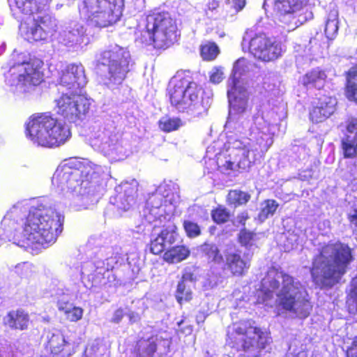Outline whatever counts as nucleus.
Listing matches in <instances>:
<instances>
[{
	"label": "nucleus",
	"instance_id": "nucleus-35",
	"mask_svg": "<svg viewBox=\"0 0 357 357\" xmlns=\"http://www.w3.org/2000/svg\"><path fill=\"white\" fill-rule=\"evenodd\" d=\"M182 126L180 118H171L165 116L158 121L159 128L165 132H171L177 130Z\"/></svg>",
	"mask_w": 357,
	"mask_h": 357
},
{
	"label": "nucleus",
	"instance_id": "nucleus-28",
	"mask_svg": "<svg viewBox=\"0 0 357 357\" xmlns=\"http://www.w3.org/2000/svg\"><path fill=\"white\" fill-rule=\"evenodd\" d=\"M342 154L345 159H354L357 157V131L351 138L345 135L340 141Z\"/></svg>",
	"mask_w": 357,
	"mask_h": 357
},
{
	"label": "nucleus",
	"instance_id": "nucleus-13",
	"mask_svg": "<svg viewBox=\"0 0 357 357\" xmlns=\"http://www.w3.org/2000/svg\"><path fill=\"white\" fill-rule=\"evenodd\" d=\"M90 105L89 100L80 93H63L56 100L57 113L65 121L76 123L89 112Z\"/></svg>",
	"mask_w": 357,
	"mask_h": 357
},
{
	"label": "nucleus",
	"instance_id": "nucleus-45",
	"mask_svg": "<svg viewBox=\"0 0 357 357\" xmlns=\"http://www.w3.org/2000/svg\"><path fill=\"white\" fill-rule=\"evenodd\" d=\"M307 0H274L275 5H282V8L285 7L289 8L290 6L293 7H307L306 5H304V3H306Z\"/></svg>",
	"mask_w": 357,
	"mask_h": 357
},
{
	"label": "nucleus",
	"instance_id": "nucleus-53",
	"mask_svg": "<svg viewBox=\"0 0 357 357\" xmlns=\"http://www.w3.org/2000/svg\"><path fill=\"white\" fill-rule=\"evenodd\" d=\"M125 312L122 308L116 310L114 312L111 321L115 324H119L124 317Z\"/></svg>",
	"mask_w": 357,
	"mask_h": 357
},
{
	"label": "nucleus",
	"instance_id": "nucleus-50",
	"mask_svg": "<svg viewBox=\"0 0 357 357\" xmlns=\"http://www.w3.org/2000/svg\"><path fill=\"white\" fill-rule=\"evenodd\" d=\"M56 306L59 311L63 313L66 312L69 308L73 306V303H70L68 300L64 298H60L56 302Z\"/></svg>",
	"mask_w": 357,
	"mask_h": 357
},
{
	"label": "nucleus",
	"instance_id": "nucleus-54",
	"mask_svg": "<svg viewBox=\"0 0 357 357\" xmlns=\"http://www.w3.org/2000/svg\"><path fill=\"white\" fill-rule=\"evenodd\" d=\"M183 322L184 321L183 319L178 322V331L185 335H190L193 331L192 326L190 325H188L184 327H182L181 326L183 324Z\"/></svg>",
	"mask_w": 357,
	"mask_h": 357
},
{
	"label": "nucleus",
	"instance_id": "nucleus-5",
	"mask_svg": "<svg viewBox=\"0 0 357 357\" xmlns=\"http://www.w3.org/2000/svg\"><path fill=\"white\" fill-rule=\"evenodd\" d=\"M177 23L168 12H151L146 15L144 26L135 31V41L153 46L156 50H166L178 39Z\"/></svg>",
	"mask_w": 357,
	"mask_h": 357
},
{
	"label": "nucleus",
	"instance_id": "nucleus-18",
	"mask_svg": "<svg viewBox=\"0 0 357 357\" xmlns=\"http://www.w3.org/2000/svg\"><path fill=\"white\" fill-rule=\"evenodd\" d=\"M251 266V259L239 249H227L224 252L222 269L233 278H243L247 275Z\"/></svg>",
	"mask_w": 357,
	"mask_h": 357
},
{
	"label": "nucleus",
	"instance_id": "nucleus-2",
	"mask_svg": "<svg viewBox=\"0 0 357 357\" xmlns=\"http://www.w3.org/2000/svg\"><path fill=\"white\" fill-rule=\"evenodd\" d=\"M63 217L42 203L31 206L23 222L22 234L31 245L54 243L63 231Z\"/></svg>",
	"mask_w": 357,
	"mask_h": 357
},
{
	"label": "nucleus",
	"instance_id": "nucleus-19",
	"mask_svg": "<svg viewBox=\"0 0 357 357\" xmlns=\"http://www.w3.org/2000/svg\"><path fill=\"white\" fill-rule=\"evenodd\" d=\"M86 76L82 63H69L61 70L57 83L68 89H79L86 84Z\"/></svg>",
	"mask_w": 357,
	"mask_h": 357
},
{
	"label": "nucleus",
	"instance_id": "nucleus-23",
	"mask_svg": "<svg viewBox=\"0 0 357 357\" xmlns=\"http://www.w3.org/2000/svg\"><path fill=\"white\" fill-rule=\"evenodd\" d=\"M31 324L29 312L21 307L8 311L3 318V324L14 331H26Z\"/></svg>",
	"mask_w": 357,
	"mask_h": 357
},
{
	"label": "nucleus",
	"instance_id": "nucleus-27",
	"mask_svg": "<svg viewBox=\"0 0 357 357\" xmlns=\"http://www.w3.org/2000/svg\"><path fill=\"white\" fill-rule=\"evenodd\" d=\"M156 351L157 344L152 337L140 338L136 342L133 353L136 357H153Z\"/></svg>",
	"mask_w": 357,
	"mask_h": 357
},
{
	"label": "nucleus",
	"instance_id": "nucleus-55",
	"mask_svg": "<svg viewBox=\"0 0 357 357\" xmlns=\"http://www.w3.org/2000/svg\"><path fill=\"white\" fill-rule=\"evenodd\" d=\"M347 218L349 222L354 225V227L357 229V209L354 211L353 214L349 215Z\"/></svg>",
	"mask_w": 357,
	"mask_h": 357
},
{
	"label": "nucleus",
	"instance_id": "nucleus-43",
	"mask_svg": "<svg viewBox=\"0 0 357 357\" xmlns=\"http://www.w3.org/2000/svg\"><path fill=\"white\" fill-rule=\"evenodd\" d=\"M224 79L223 68L221 66L214 67L209 75L210 82L217 84Z\"/></svg>",
	"mask_w": 357,
	"mask_h": 357
},
{
	"label": "nucleus",
	"instance_id": "nucleus-14",
	"mask_svg": "<svg viewBox=\"0 0 357 357\" xmlns=\"http://www.w3.org/2000/svg\"><path fill=\"white\" fill-rule=\"evenodd\" d=\"M90 167L79 161L68 163L56 170L52 176V183L61 188L75 190L85 181H88Z\"/></svg>",
	"mask_w": 357,
	"mask_h": 357
},
{
	"label": "nucleus",
	"instance_id": "nucleus-17",
	"mask_svg": "<svg viewBox=\"0 0 357 357\" xmlns=\"http://www.w3.org/2000/svg\"><path fill=\"white\" fill-rule=\"evenodd\" d=\"M275 6L280 12L279 20L282 28L289 32L313 18V13L309 7L289 6V8H282V5H275Z\"/></svg>",
	"mask_w": 357,
	"mask_h": 357
},
{
	"label": "nucleus",
	"instance_id": "nucleus-10",
	"mask_svg": "<svg viewBox=\"0 0 357 357\" xmlns=\"http://www.w3.org/2000/svg\"><path fill=\"white\" fill-rule=\"evenodd\" d=\"M243 50L248 51L257 60L271 62L282 54L279 43L268 33L257 29H247L243 33L241 43Z\"/></svg>",
	"mask_w": 357,
	"mask_h": 357
},
{
	"label": "nucleus",
	"instance_id": "nucleus-44",
	"mask_svg": "<svg viewBox=\"0 0 357 357\" xmlns=\"http://www.w3.org/2000/svg\"><path fill=\"white\" fill-rule=\"evenodd\" d=\"M268 289L264 292L266 298H271L273 297V292L279 289L280 287V282L279 280L271 278H268Z\"/></svg>",
	"mask_w": 357,
	"mask_h": 357
},
{
	"label": "nucleus",
	"instance_id": "nucleus-6",
	"mask_svg": "<svg viewBox=\"0 0 357 357\" xmlns=\"http://www.w3.org/2000/svg\"><path fill=\"white\" fill-rule=\"evenodd\" d=\"M24 133L33 144L45 148L58 147L71 136L70 129L50 112L31 114L25 123Z\"/></svg>",
	"mask_w": 357,
	"mask_h": 357
},
{
	"label": "nucleus",
	"instance_id": "nucleus-11",
	"mask_svg": "<svg viewBox=\"0 0 357 357\" xmlns=\"http://www.w3.org/2000/svg\"><path fill=\"white\" fill-rule=\"evenodd\" d=\"M131 56L129 51L118 45L102 51L98 59V66L107 67L106 79L109 84H120L130 71Z\"/></svg>",
	"mask_w": 357,
	"mask_h": 357
},
{
	"label": "nucleus",
	"instance_id": "nucleus-15",
	"mask_svg": "<svg viewBox=\"0 0 357 357\" xmlns=\"http://www.w3.org/2000/svg\"><path fill=\"white\" fill-rule=\"evenodd\" d=\"M158 220L159 225L155 227H161V230L149 244L150 252L154 255L164 254L167 247L175 243L179 237L178 227L172 217L160 215Z\"/></svg>",
	"mask_w": 357,
	"mask_h": 357
},
{
	"label": "nucleus",
	"instance_id": "nucleus-42",
	"mask_svg": "<svg viewBox=\"0 0 357 357\" xmlns=\"http://www.w3.org/2000/svg\"><path fill=\"white\" fill-rule=\"evenodd\" d=\"M83 309L80 307L73 306L63 314L68 321L76 322L80 320L83 316Z\"/></svg>",
	"mask_w": 357,
	"mask_h": 357
},
{
	"label": "nucleus",
	"instance_id": "nucleus-30",
	"mask_svg": "<svg viewBox=\"0 0 357 357\" xmlns=\"http://www.w3.org/2000/svg\"><path fill=\"white\" fill-rule=\"evenodd\" d=\"M202 252L208 262L220 264L224 262L222 255L218 247L214 243H204L202 247Z\"/></svg>",
	"mask_w": 357,
	"mask_h": 357
},
{
	"label": "nucleus",
	"instance_id": "nucleus-16",
	"mask_svg": "<svg viewBox=\"0 0 357 357\" xmlns=\"http://www.w3.org/2000/svg\"><path fill=\"white\" fill-rule=\"evenodd\" d=\"M242 61H243L242 60ZM241 60L236 61L233 68V76L229 83L230 89L227 91V97L230 107L235 114H241L245 112L248 107L249 93L247 89L239 85V80L236 75L241 74L240 68Z\"/></svg>",
	"mask_w": 357,
	"mask_h": 357
},
{
	"label": "nucleus",
	"instance_id": "nucleus-12",
	"mask_svg": "<svg viewBox=\"0 0 357 357\" xmlns=\"http://www.w3.org/2000/svg\"><path fill=\"white\" fill-rule=\"evenodd\" d=\"M43 62L36 58L15 63L4 73L5 82L10 86H20L24 90L38 86L43 82Z\"/></svg>",
	"mask_w": 357,
	"mask_h": 357
},
{
	"label": "nucleus",
	"instance_id": "nucleus-52",
	"mask_svg": "<svg viewBox=\"0 0 357 357\" xmlns=\"http://www.w3.org/2000/svg\"><path fill=\"white\" fill-rule=\"evenodd\" d=\"M220 6V1L218 0H210L206 4V7L205 8V13L206 15L208 14V12H213L216 10Z\"/></svg>",
	"mask_w": 357,
	"mask_h": 357
},
{
	"label": "nucleus",
	"instance_id": "nucleus-25",
	"mask_svg": "<svg viewBox=\"0 0 357 357\" xmlns=\"http://www.w3.org/2000/svg\"><path fill=\"white\" fill-rule=\"evenodd\" d=\"M344 93L346 98L357 104V63L344 73Z\"/></svg>",
	"mask_w": 357,
	"mask_h": 357
},
{
	"label": "nucleus",
	"instance_id": "nucleus-34",
	"mask_svg": "<svg viewBox=\"0 0 357 357\" xmlns=\"http://www.w3.org/2000/svg\"><path fill=\"white\" fill-rule=\"evenodd\" d=\"M83 43V36L78 31L64 32L61 37V43L68 47H75Z\"/></svg>",
	"mask_w": 357,
	"mask_h": 357
},
{
	"label": "nucleus",
	"instance_id": "nucleus-32",
	"mask_svg": "<svg viewBox=\"0 0 357 357\" xmlns=\"http://www.w3.org/2000/svg\"><path fill=\"white\" fill-rule=\"evenodd\" d=\"M199 53L204 61H212L220 54V50L215 42L208 41L199 46Z\"/></svg>",
	"mask_w": 357,
	"mask_h": 357
},
{
	"label": "nucleus",
	"instance_id": "nucleus-37",
	"mask_svg": "<svg viewBox=\"0 0 357 357\" xmlns=\"http://www.w3.org/2000/svg\"><path fill=\"white\" fill-rule=\"evenodd\" d=\"M211 218L218 225L225 224L229 221L231 215L228 209L222 206L218 205L211 212Z\"/></svg>",
	"mask_w": 357,
	"mask_h": 357
},
{
	"label": "nucleus",
	"instance_id": "nucleus-33",
	"mask_svg": "<svg viewBox=\"0 0 357 357\" xmlns=\"http://www.w3.org/2000/svg\"><path fill=\"white\" fill-rule=\"evenodd\" d=\"M174 295L177 303L180 305L190 302L193 298V293L190 287L183 282H178Z\"/></svg>",
	"mask_w": 357,
	"mask_h": 357
},
{
	"label": "nucleus",
	"instance_id": "nucleus-56",
	"mask_svg": "<svg viewBox=\"0 0 357 357\" xmlns=\"http://www.w3.org/2000/svg\"><path fill=\"white\" fill-rule=\"evenodd\" d=\"M225 36V33L220 34V37H223Z\"/></svg>",
	"mask_w": 357,
	"mask_h": 357
},
{
	"label": "nucleus",
	"instance_id": "nucleus-4",
	"mask_svg": "<svg viewBox=\"0 0 357 357\" xmlns=\"http://www.w3.org/2000/svg\"><path fill=\"white\" fill-rule=\"evenodd\" d=\"M52 0H13V8L28 15L20 29L25 39L30 42L46 40L55 31V24L48 14L39 15L48 9Z\"/></svg>",
	"mask_w": 357,
	"mask_h": 357
},
{
	"label": "nucleus",
	"instance_id": "nucleus-9",
	"mask_svg": "<svg viewBox=\"0 0 357 357\" xmlns=\"http://www.w3.org/2000/svg\"><path fill=\"white\" fill-rule=\"evenodd\" d=\"M123 8V0H83L79 14L89 25L105 28L120 20Z\"/></svg>",
	"mask_w": 357,
	"mask_h": 357
},
{
	"label": "nucleus",
	"instance_id": "nucleus-1",
	"mask_svg": "<svg viewBox=\"0 0 357 357\" xmlns=\"http://www.w3.org/2000/svg\"><path fill=\"white\" fill-rule=\"evenodd\" d=\"M354 261L351 248L340 241L323 245L312 260V281L321 288L331 289L340 283Z\"/></svg>",
	"mask_w": 357,
	"mask_h": 357
},
{
	"label": "nucleus",
	"instance_id": "nucleus-48",
	"mask_svg": "<svg viewBox=\"0 0 357 357\" xmlns=\"http://www.w3.org/2000/svg\"><path fill=\"white\" fill-rule=\"evenodd\" d=\"M96 277L99 279V282L102 285H107L109 282V279L114 275L110 273L108 269H105L103 273H98L96 275Z\"/></svg>",
	"mask_w": 357,
	"mask_h": 357
},
{
	"label": "nucleus",
	"instance_id": "nucleus-8",
	"mask_svg": "<svg viewBox=\"0 0 357 357\" xmlns=\"http://www.w3.org/2000/svg\"><path fill=\"white\" fill-rule=\"evenodd\" d=\"M282 287L276 294L275 307L282 312L294 314L305 319L310 314L313 305L307 290L291 275L280 272Z\"/></svg>",
	"mask_w": 357,
	"mask_h": 357
},
{
	"label": "nucleus",
	"instance_id": "nucleus-22",
	"mask_svg": "<svg viewBox=\"0 0 357 357\" xmlns=\"http://www.w3.org/2000/svg\"><path fill=\"white\" fill-rule=\"evenodd\" d=\"M47 357H70L73 350L61 333H53L45 346Z\"/></svg>",
	"mask_w": 357,
	"mask_h": 357
},
{
	"label": "nucleus",
	"instance_id": "nucleus-29",
	"mask_svg": "<svg viewBox=\"0 0 357 357\" xmlns=\"http://www.w3.org/2000/svg\"><path fill=\"white\" fill-rule=\"evenodd\" d=\"M250 198L251 195L248 192L238 189L230 190L226 196V202L229 206L238 208L245 205Z\"/></svg>",
	"mask_w": 357,
	"mask_h": 357
},
{
	"label": "nucleus",
	"instance_id": "nucleus-41",
	"mask_svg": "<svg viewBox=\"0 0 357 357\" xmlns=\"http://www.w3.org/2000/svg\"><path fill=\"white\" fill-rule=\"evenodd\" d=\"M346 303L349 306H354L357 312V276L350 282V289L347 295Z\"/></svg>",
	"mask_w": 357,
	"mask_h": 357
},
{
	"label": "nucleus",
	"instance_id": "nucleus-39",
	"mask_svg": "<svg viewBox=\"0 0 357 357\" xmlns=\"http://www.w3.org/2000/svg\"><path fill=\"white\" fill-rule=\"evenodd\" d=\"M183 227L186 236L190 238L198 237L202 234L200 226L192 220H184L183 221Z\"/></svg>",
	"mask_w": 357,
	"mask_h": 357
},
{
	"label": "nucleus",
	"instance_id": "nucleus-31",
	"mask_svg": "<svg viewBox=\"0 0 357 357\" xmlns=\"http://www.w3.org/2000/svg\"><path fill=\"white\" fill-rule=\"evenodd\" d=\"M338 13L335 10H331L328 14L326 21L324 33L328 40L334 39L338 33Z\"/></svg>",
	"mask_w": 357,
	"mask_h": 357
},
{
	"label": "nucleus",
	"instance_id": "nucleus-3",
	"mask_svg": "<svg viewBox=\"0 0 357 357\" xmlns=\"http://www.w3.org/2000/svg\"><path fill=\"white\" fill-rule=\"evenodd\" d=\"M226 344L245 357H259L269 344V337L254 320L241 319L227 327Z\"/></svg>",
	"mask_w": 357,
	"mask_h": 357
},
{
	"label": "nucleus",
	"instance_id": "nucleus-36",
	"mask_svg": "<svg viewBox=\"0 0 357 357\" xmlns=\"http://www.w3.org/2000/svg\"><path fill=\"white\" fill-rule=\"evenodd\" d=\"M257 234L250 231L246 228H242L237 236V241L242 246L247 249H250L255 245Z\"/></svg>",
	"mask_w": 357,
	"mask_h": 357
},
{
	"label": "nucleus",
	"instance_id": "nucleus-7",
	"mask_svg": "<svg viewBox=\"0 0 357 357\" xmlns=\"http://www.w3.org/2000/svg\"><path fill=\"white\" fill-rule=\"evenodd\" d=\"M204 93V88L195 81L189 70H178L167 88L171 105L181 112L198 111L202 106Z\"/></svg>",
	"mask_w": 357,
	"mask_h": 357
},
{
	"label": "nucleus",
	"instance_id": "nucleus-40",
	"mask_svg": "<svg viewBox=\"0 0 357 357\" xmlns=\"http://www.w3.org/2000/svg\"><path fill=\"white\" fill-rule=\"evenodd\" d=\"M225 4L227 15L233 16L245 8L246 0H225Z\"/></svg>",
	"mask_w": 357,
	"mask_h": 357
},
{
	"label": "nucleus",
	"instance_id": "nucleus-20",
	"mask_svg": "<svg viewBox=\"0 0 357 357\" xmlns=\"http://www.w3.org/2000/svg\"><path fill=\"white\" fill-rule=\"evenodd\" d=\"M235 144L236 145L232 147L229 154L233 161L227 160L223 168L230 171L248 170L255 164V160L251 161L249 158L250 150L240 141L236 140Z\"/></svg>",
	"mask_w": 357,
	"mask_h": 357
},
{
	"label": "nucleus",
	"instance_id": "nucleus-38",
	"mask_svg": "<svg viewBox=\"0 0 357 357\" xmlns=\"http://www.w3.org/2000/svg\"><path fill=\"white\" fill-rule=\"evenodd\" d=\"M264 204L265 206L261 208L259 213V218L263 220L273 215L279 206L275 199H266L264 201Z\"/></svg>",
	"mask_w": 357,
	"mask_h": 357
},
{
	"label": "nucleus",
	"instance_id": "nucleus-26",
	"mask_svg": "<svg viewBox=\"0 0 357 357\" xmlns=\"http://www.w3.org/2000/svg\"><path fill=\"white\" fill-rule=\"evenodd\" d=\"M190 255V250L186 245H177L167 248L162 259L168 264H177L186 259Z\"/></svg>",
	"mask_w": 357,
	"mask_h": 357
},
{
	"label": "nucleus",
	"instance_id": "nucleus-49",
	"mask_svg": "<svg viewBox=\"0 0 357 357\" xmlns=\"http://www.w3.org/2000/svg\"><path fill=\"white\" fill-rule=\"evenodd\" d=\"M250 218L249 213L248 211L244 210L241 211L237 214L236 216V222L238 225L243 227V228H245L246 222Z\"/></svg>",
	"mask_w": 357,
	"mask_h": 357
},
{
	"label": "nucleus",
	"instance_id": "nucleus-47",
	"mask_svg": "<svg viewBox=\"0 0 357 357\" xmlns=\"http://www.w3.org/2000/svg\"><path fill=\"white\" fill-rule=\"evenodd\" d=\"M196 276L195 273L190 269H185L180 281L178 282H183L188 284V282H195L196 281Z\"/></svg>",
	"mask_w": 357,
	"mask_h": 357
},
{
	"label": "nucleus",
	"instance_id": "nucleus-21",
	"mask_svg": "<svg viewBox=\"0 0 357 357\" xmlns=\"http://www.w3.org/2000/svg\"><path fill=\"white\" fill-rule=\"evenodd\" d=\"M337 100L335 98L322 95L312 105L309 113L310 119L313 123H321L329 118L335 111Z\"/></svg>",
	"mask_w": 357,
	"mask_h": 357
},
{
	"label": "nucleus",
	"instance_id": "nucleus-24",
	"mask_svg": "<svg viewBox=\"0 0 357 357\" xmlns=\"http://www.w3.org/2000/svg\"><path fill=\"white\" fill-rule=\"evenodd\" d=\"M326 79V71L320 68H315L302 77L301 83L307 89L321 90L325 86Z\"/></svg>",
	"mask_w": 357,
	"mask_h": 357
},
{
	"label": "nucleus",
	"instance_id": "nucleus-51",
	"mask_svg": "<svg viewBox=\"0 0 357 357\" xmlns=\"http://www.w3.org/2000/svg\"><path fill=\"white\" fill-rule=\"evenodd\" d=\"M347 357H357V336L354 337L347 349Z\"/></svg>",
	"mask_w": 357,
	"mask_h": 357
},
{
	"label": "nucleus",
	"instance_id": "nucleus-46",
	"mask_svg": "<svg viewBox=\"0 0 357 357\" xmlns=\"http://www.w3.org/2000/svg\"><path fill=\"white\" fill-rule=\"evenodd\" d=\"M344 128L348 133L357 132V117H348L344 121Z\"/></svg>",
	"mask_w": 357,
	"mask_h": 357
}]
</instances>
